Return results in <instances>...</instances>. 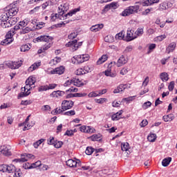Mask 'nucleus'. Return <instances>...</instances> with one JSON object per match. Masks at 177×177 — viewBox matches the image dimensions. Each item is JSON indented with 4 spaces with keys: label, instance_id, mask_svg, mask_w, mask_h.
Returning a JSON list of instances; mask_svg holds the SVG:
<instances>
[{
    "label": "nucleus",
    "instance_id": "obj_47",
    "mask_svg": "<svg viewBox=\"0 0 177 177\" xmlns=\"http://www.w3.org/2000/svg\"><path fill=\"white\" fill-rule=\"evenodd\" d=\"M104 41L105 42H109V44H111L114 41V37L111 35H107L104 37Z\"/></svg>",
    "mask_w": 177,
    "mask_h": 177
},
{
    "label": "nucleus",
    "instance_id": "obj_9",
    "mask_svg": "<svg viewBox=\"0 0 177 177\" xmlns=\"http://www.w3.org/2000/svg\"><path fill=\"white\" fill-rule=\"evenodd\" d=\"M35 41L37 42H46L49 44L53 41V37L48 35H42L36 38Z\"/></svg>",
    "mask_w": 177,
    "mask_h": 177
},
{
    "label": "nucleus",
    "instance_id": "obj_61",
    "mask_svg": "<svg viewBox=\"0 0 177 177\" xmlns=\"http://www.w3.org/2000/svg\"><path fill=\"white\" fill-rule=\"evenodd\" d=\"M15 35V32L10 30L6 35V37L10 38V39H13V36Z\"/></svg>",
    "mask_w": 177,
    "mask_h": 177
},
{
    "label": "nucleus",
    "instance_id": "obj_50",
    "mask_svg": "<svg viewBox=\"0 0 177 177\" xmlns=\"http://www.w3.org/2000/svg\"><path fill=\"white\" fill-rule=\"evenodd\" d=\"M155 23L160 27V28H164L165 27V22H161L160 18L156 19Z\"/></svg>",
    "mask_w": 177,
    "mask_h": 177
},
{
    "label": "nucleus",
    "instance_id": "obj_56",
    "mask_svg": "<svg viewBox=\"0 0 177 177\" xmlns=\"http://www.w3.org/2000/svg\"><path fill=\"white\" fill-rule=\"evenodd\" d=\"M62 146H63V142L62 141H55V142H54V147H55V149H60Z\"/></svg>",
    "mask_w": 177,
    "mask_h": 177
},
{
    "label": "nucleus",
    "instance_id": "obj_19",
    "mask_svg": "<svg viewBox=\"0 0 177 177\" xmlns=\"http://www.w3.org/2000/svg\"><path fill=\"white\" fill-rule=\"evenodd\" d=\"M103 27H104V25H103V24L93 25L90 28V30L92 32H97V31H100V30H102Z\"/></svg>",
    "mask_w": 177,
    "mask_h": 177
},
{
    "label": "nucleus",
    "instance_id": "obj_48",
    "mask_svg": "<svg viewBox=\"0 0 177 177\" xmlns=\"http://www.w3.org/2000/svg\"><path fill=\"white\" fill-rule=\"evenodd\" d=\"M10 26H15V24H16V23H17V21H19V18L18 17H12V18H10L9 20H8Z\"/></svg>",
    "mask_w": 177,
    "mask_h": 177
},
{
    "label": "nucleus",
    "instance_id": "obj_34",
    "mask_svg": "<svg viewBox=\"0 0 177 177\" xmlns=\"http://www.w3.org/2000/svg\"><path fill=\"white\" fill-rule=\"evenodd\" d=\"M64 111H66L65 109H63V106H62V107H57L55 109H54L52 113L54 114V115H57V114H62V113H64Z\"/></svg>",
    "mask_w": 177,
    "mask_h": 177
},
{
    "label": "nucleus",
    "instance_id": "obj_54",
    "mask_svg": "<svg viewBox=\"0 0 177 177\" xmlns=\"http://www.w3.org/2000/svg\"><path fill=\"white\" fill-rule=\"evenodd\" d=\"M95 103H98L99 104H103V103H106L107 102L106 98H100L95 100Z\"/></svg>",
    "mask_w": 177,
    "mask_h": 177
},
{
    "label": "nucleus",
    "instance_id": "obj_13",
    "mask_svg": "<svg viewBox=\"0 0 177 177\" xmlns=\"http://www.w3.org/2000/svg\"><path fill=\"white\" fill-rule=\"evenodd\" d=\"M133 39H136V36L135 35V32L133 30L129 28L127 30V32L126 35V41L127 42H129L131 41H133Z\"/></svg>",
    "mask_w": 177,
    "mask_h": 177
},
{
    "label": "nucleus",
    "instance_id": "obj_4",
    "mask_svg": "<svg viewBox=\"0 0 177 177\" xmlns=\"http://www.w3.org/2000/svg\"><path fill=\"white\" fill-rule=\"evenodd\" d=\"M37 82V80L34 76L29 77L26 81V87L23 89V91H26V89L28 90V93H26V95H30L31 93V89L32 88V85Z\"/></svg>",
    "mask_w": 177,
    "mask_h": 177
},
{
    "label": "nucleus",
    "instance_id": "obj_15",
    "mask_svg": "<svg viewBox=\"0 0 177 177\" xmlns=\"http://www.w3.org/2000/svg\"><path fill=\"white\" fill-rule=\"evenodd\" d=\"M128 88H131V84H120L113 90V93H120V92H124V91L128 89Z\"/></svg>",
    "mask_w": 177,
    "mask_h": 177
},
{
    "label": "nucleus",
    "instance_id": "obj_38",
    "mask_svg": "<svg viewBox=\"0 0 177 177\" xmlns=\"http://www.w3.org/2000/svg\"><path fill=\"white\" fill-rule=\"evenodd\" d=\"M143 28H138L136 32H134V34L136 35V38H138V37H142V35H143Z\"/></svg>",
    "mask_w": 177,
    "mask_h": 177
},
{
    "label": "nucleus",
    "instance_id": "obj_27",
    "mask_svg": "<svg viewBox=\"0 0 177 177\" xmlns=\"http://www.w3.org/2000/svg\"><path fill=\"white\" fill-rule=\"evenodd\" d=\"M156 139H157L156 133H151L147 136V140H149V142H156Z\"/></svg>",
    "mask_w": 177,
    "mask_h": 177
},
{
    "label": "nucleus",
    "instance_id": "obj_17",
    "mask_svg": "<svg viewBox=\"0 0 177 177\" xmlns=\"http://www.w3.org/2000/svg\"><path fill=\"white\" fill-rule=\"evenodd\" d=\"M121 149L122 151H126L127 154H131V147L128 142H123L121 144Z\"/></svg>",
    "mask_w": 177,
    "mask_h": 177
},
{
    "label": "nucleus",
    "instance_id": "obj_53",
    "mask_svg": "<svg viewBox=\"0 0 177 177\" xmlns=\"http://www.w3.org/2000/svg\"><path fill=\"white\" fill-rule=\"evenodd\" d=\"M149 107H151V102H150V101H147L145 102L142 106V108L143 109V110H147Z\"/></svg>",
    "mask_w": 177,
    "mask_h": 177
},
{
    "label": "nucleus",
    "instance_id": "obj_20",
    "mask_svg": "<svg viewBox=\"0 0 177 177\" xmlns=\"http://www.w3.org/2000/svg\"><path fill=\"white\" fill-rule=\"evenodd\" d=\"M128 63V59L124 57V55H122L118 60L117 62V66L121 67L122 66H124V64H127Z\"/></svg>",
    "mask_w": 177,
    "mask_h": 177
},
{
    "label": "nucleus",
    "instance_id": "obj_62",
    "mask_svg": "<svg viewBox=\"0 0 177 177\" xmlns=\"http://www.w3.org/2000/svg\"><path fill=\"white\" fill-rule=\"evenodd\" d=\"M130 9L132 10L133 13H138V11L140 9V6H129Z\"/></svg>",
    "mask_w": 177,
    "mask_h": 177
},
{
    "label": "nucleus",
    "instance_id": "obj_63",
    "mask_svg": "<svg viewBox=\"0 0 177 177\" xmlns=\"http://www.w3.org/2000/svg\"><path fill=\"white\" fill-rule=\"evenodd\" d=\"M109 6H110L111 9H117V8H118V6H120V5H118V2H112V3H109Z\"/></svg>",
    "mask_w": 177,
    "mask_h": 177
},
{
    "label": "nucleus",
    "instance_id": "obj_1",
    "mask_svg": "<svg viewBox=\"0 0 177 177\" xmlns=\"http://www.w3.org/2000/svg\"><path fill=\"white\" fill-rule=\"evenodd\" d=\"M68 10V4H61L58 7V19L59 20H66L67 19V16H73V15H75L77 12H80V8H75L74 10H72L71 12L66 14V12Z\"/></svg>",
    "mask_w": 177,
    "mask_h": 177
},
{
    "label": "nucleus",
    "instance_id": "obj_44",
    "mask_svg": "<svg viewBox=\"0 0 177 177\" xmlns=\"http://www.w3.org/2000/svg\"><path fill=\"white\" fill-rule=\"evenodd\" d=\"M174 117L172 115H167L163 116V120L165 122H170L171 121H172V120H174Z\"/></svg>",
    "mask_w": 177,
    "mask_h": 177
},
{
    "label": "nucleus",
    "instance_id": "obj_52",
    "mask_svg": "<svg viewBox=\"0 0 177 177\" xmlns=\"http://www.w3.org/2000/svg\"><path fill=\"white\" fill-rule=\"evenodd\" d=\"M88 139H91L93 142H96L100 139V136L97 134H94L88 138Z\"/></svg>",
    "mask_w": 177,
    "mask_h": 177
},
{
    "label": "nucleus",
    "instance_id": "obj_43",
    "mask_svg": "<svg viewBox=\"0 0 177 177\" xmlns=\"http://www.w3.org/2000/svg\"><path fill=\"white\" fill-rule=\"evenodd\" d=\"M32 30L31 28L28 26L23 27L22 29L20 30V34H28Z\"/></svg>",
    "mask_w": 177,
    "mask_h": 177
},
{
    "label": "nucleus",
    "instance_id": "obj_18",
    "mask_svg": "<svg viewBox=\"0 0 177 177\" xmlns=\"http://www.w3.org/2000/svg\"><path fill=\"white\" fill-rule=\"evenodd\" d=\"M41 67V61H39L37 62H35L33 64H32L28 69V71L29 73H32L35 70H37V68H39Z\"/></svg>",
    "mask_w": 177,
    "mask_h": 177
},
{
    "label": "nucleus",
    "instance_id": "obj_14",
    "mask_svg": "<svg viewBox=\"0 0 177 177\" xmlns=\"http://www.w3.org/2000/svg\"><path fill=\"white\" fill-rule=\"evenodd\" d=\"M64 71H66V68H64L63 66H61L50 71L48 74H58V75H62V74H64Z\"/></svg>",
    "mask_w": 177,
    "mask_h": 177
},
{
    "label": "nucleus",
    "instance_id": "obj_6",
    "mask_svg": "<svg viewBox=\"0 0 177 177\" xmlns=\"http://www.w3.org/2000/svg\"><path fill=\"white\" fill-rule=\"evenodd\" d=\"M6 12H8V15H9L10 17L16 16L17 12H19V9L15 4H10L6 8Z\"/></svg>",
    "mask_w": 177,
    "mask_h": 177
},
{
    "label": "nucleus",
    "instance_id": "obj_24",
    "mask_svg": "<svg viewBox=\"0 0 177 177\" xmlns=\"http://www.w3.org/2000/svg\"><path fill=\"white\" fill-rule=\"evenodd\" d=\"M122 111H119L118 112L113 113L111 115V120L112 121H118V120H120L121 115H122Z\"/></svg>",
    "mask_w": 177,
    "mask_h": 177
},
{
    "label": "nucleus",
    "instance_id": "obj_40",
    "mask_svg": "<svg viewBox=\"0 0 177 177\" xmlns=\"http://www.w3.org/2000/svg\"><path fill=\"white\" fill-rule=\"evenodd\" d=\"M28 23H30V19H25L23 21H19V27H26V26H28Z\"/></svg>",
    "mask_w": 177,
    "mask_h": 177
},
{
    "label": "nucleus",
    "instance_id": "obj_58",
    "mask_svg": "<svg viewBox=\"0 0 177 177\" xmlns=\"http://www.w3.org/2000/svg\"><path fill=\"white\" fill-rule=\"evenodd\" d=\"M51 5H52V1L50 0H48L46 1L44 3H43L41 7H42V9H46L48 6H50Z\"/></svg>",
    "mask_w": 177,
    "mask_h": 177
},
{
    "label": "nucleus",
    "instance_id": "obj_35",
    "mask_svg": "<svg viewBox=\"0 0 177 177\" xmlns=\"http://www.w3.org/2000/svg\"><path fill=\"white\" fill-rule=\"evenodd\" d=\"M169 5H171V3H167V2H163L162 3H161L160 5L159 9L160 10H167V9H169Z\"/></svg>",
    "mask_w": 177,
    "mask_h": 177
},
{
    "label": "nucleus",
    "instance_id": "obj_41",
    "mask_svg": "<svg viewBox=\"0 0 177 177\" xmlns=\"http://www.w3.org/2000/svg\"><path fill=\"white\" fill-rule=\"evenodd\" d=\"M60 62H62V58L56 57L50 62V64L55 66V64H57V63H60Z\"/></svg>",
    "mask_w": 177,
    "mask_h": 177
},
{
    "label": "nucleus",
    "instance_id": "obj_28",
    "mask_svg": "<svg viewBox=\"0 0 177 177\" xmlns=\"http://www.w3.org/2000/svg\"><path fill=\"white\" fill-rule=\"evenodd\" d=\"M15 39H10L6 37V39L1 41V45L6 46L13 42Z\"/></svg>",
    "mask_w": 177,
    "mask_h": 177
},
{
    "label": "nucleus",
    "instance_id": "obj_31",
    "mask_svg": "<svg viewBox=\"0 0 177 177\" xmlns=\"http://www.w3.org/2000/svg\"><path fill=\"white\" fill-rule=\"evenodd\" d=\"M16 171V167L13 165H6V172L8 174H12Z\"/></svg>",
    "mask_w": 177,
    "mask_h": 177
},
{
    "label": "nucleus",
    "instance_id": "obj_10",
    "mask_svg": "<svg viewBox=\"0 0 177 177\" xmlns=\"http://www.w3.org/2000/svg\"><path fill=\"white\" fill-rule=\"evenodd\" d=\"M34 155L30 153H26L23 155L21 158L14 159L13 162H26V161H28L29 158H34Z\"/></svg>",
    "mask_w": 177,
    "mask_h": 177
},
{
    "label": "nucleus",
    "instance_id": "obj_8",
    "mask_svg": "<svg viewBox=\"0 0 177 177\" xmlns=\"http://www.w3.org/2000/svg\"><path fill=\"white\" fill-rule=\"evenodd\" d=\"M81 45H82V43H78V41H77V39H75V40L68 41L66 44V46L67 48H71L72 50H77V49H78V48H80Z\"/></svg>",
    "mask_w": 177,
    "mask_h": 177
},
{
    "label": "nucleus",
    "instance_id": "obj_46",
    "mask_svg": "<svg viewBox=\"0 0 177 177\" xmlns=\"http://www.w3.org/2000/svg\"><path fill=\"white\" fill-rule=\"evenodd\" d=\"M22 173L20 169H15L12 177H21Z\"/></svg>",
    "mask_w": 177,
    "mask_h": 177
},
{
    "label": "nucleus",
    "instance_id": "obj_33",
    "mask_svg": "<svg viewBox=\"0 0 177 177\" xmlns=\"http://www.w3.org/2000/svg\"><path fill=\"white\" fill-rule=\"evenodd\" d=\"M160 80H162V81L163 82H167V81H168V80H169V77H168V73H167L165 72L160 73Z\"/></svg>",
    "mask_w": 177,
    "mask_h": 177
},
{
    "label": "nucleus",
    "instance_id": "obj_25",
    "mask_svg": "<svg viewBox=\"0 0 177 177\" xmlns=\"http://www.w3.org/2000/svg\"><path fill=\"white\" fill-rule=\"evenodd\" d=\"M130 15H133V12L131 9V7H128L120 14V16L126 17L127 16H130Z\"/></svg>",
    "mask_w": 177,
    "mask_h": 177
},
{
    "label": "nucleus",
    "instance_id": "obj_42",
    "mask_svg": "<svg viewBox=\"0 0 177 177\" xmlns=\"http://www.w3.org/2000/svg\"><path fill=\"white\" fill-rule=\"evenodd\" d=\"M77 133V129H74L73 130V129L67 130L65 132L64 135L66 136H74V133Z\"/></svg>",
    "mask_w": 177,
    "mask_h": 177
},
{
    "label": "nucleus",
    "instance_id": "obj_49",
    "mask_svg": "<svg viewBox=\"0 0 177 177\" xmlns=\"http://www.w3.org/2000/svg\"><path fill=\"white\" fill-rule=\"evenodd\" d=\"M132 50H133V46H129L126 47V48L123 51V53L124 55H128V53H131V52H132Z\"/></svg>",
    "mask_w": 177,
    "mask_h": 177
},
{
    "label": "nucleus",
    "instance_id": "obj_59",
    "mask_svg": "<svg viewBox=\"0 0 177 177\" xmlns=\"http://www.w3.org/2000/svg\"><path fill=\"white\" fill-rule=\"evenodd\" d=\"M99 96V93L97 91L91 92L88 95V97H97Z\"/></svg>",
    "mask_w": 177,
    "mask_h": 177
},
{
    "label": "nucleus",
    "instance_id": "obj_5",
    "mask_svg": "<svg viewBox=\"0 0 177 177\" xmlns=\"http://www.w3.org/2000/svg\"><path fill=\"white\" fill-rule=\"evenodd\" d=\"M30 121V116H28L24 123H21L19 124V127H24L23 131H28V129H31L34 125H35V122Z\"/></svg>",
    "mask_w": 177,
    "mask_h": 177
},
{
    "label": "nucleus",
    "instance_id": "obj_45",
    "mask_svg": "<svg viewBox=\"0 0 177 177\" xmlns=\"http://www.w3.org/2000/svg\"><path fill=\"white\" fill-rule=\"evenodd\" d=\"M124 37H125V32L122 31L116 34L115 38V39L121 40V39H124Z\"/></svg>",
    "mask_w": 177,
    "mask_h": 177
},
{
    "label": "nucleus",
    "instance_id": "obj_2",
    "mask_svg": "<svg viewBox=\"0 0 177 177\" xmlns=\"http://www.w3.org/2000/svg\"><path fill=\"white\" fill-rule=\"evenodd\" d=\"M22 64H23L22 61H18V62L8 61L5 62L4 64H1L0 68L3 69L8 67V68H11L12 70H16L17 68L21 67Z\"/></svg>",
    "mask_w": 177,
    "mask_h": 177
},
{
    "label": "nucleus",
    "instance_id": "obj_30",
    "mask_svg": "<svg viewBox=\"0 0 177 177\" xmlns=\"http://www.w3.org/2000/svg\"><path fill=\"white\" fill-rule=\"evenodd\" d=\"M107 59H109V57L107 56V55H103L97 61V64H98V65L103 64V63H104V62H106L107 60Z\"/></svg>",
    "mask_w": 177,
    "mask_h": 177
},
{
    "label": "nucleus",
    "instance_id": "obj_22",
    "mask_svg": "<svg viewBox=\"0 0 177 177\" xmlns=\"http://www.w3.org/2000/svg\"><path fill=\"white\" fill-rule=\"evenodd\" d=\"M1 154L6 156H12V152L10 151V149L9 147L6 145H3V149L1 151Z\"/></svg>",
    "mask_w": 177,
    "mask_h": 177
},
{
    "label": "nucleus",
    "instance_id": "obj_51",
    "mask_svg": "<svg viewBox=\"0 0 177 177\" xmlns=\"http://www.w3.org/2000/svg\"><path fill=\"white\" fill-rule=\"evenodd\" d=\"M1 27H3V28H8L11 27L10 23L9 21H1Z\"/></svg>",
    "mask_w": 177,
    "mask_h": 177
},
{
    "label": "nucleus",
    "instance_id": "obj_36",
    "mask_svg": "<svg viewBox=\"0 0 177 177\" xmlns=\"http://www.w3.org/2000/svg\"><path fill=\"white\" fill-rule=\"evenodd\" d=\"M9 17H10L9 16V15L5 10L1 16V21H8V20H9Z\"/></svg>",
    "mask_w": 177,
    "mask_h": 177
},
{
    "label": "nucleus",
    "instance_id": "obj_11",
    "mask_svg": "<svg viewBox=\"0 0 177 177\" xmlns=\"http://www.w3.org/2000/svg\"><path fill=\"white\" fill-rule=\"evenodd\" d=\"M80 132H83L84 133H95L96 132V130L95 128L91 127V126H85L83 125L80 127Z\"/></svg>",
    "mask_w": 177,
    "mask_h": 177
},
{
    "label": "nucleus",
    "instance_id": "obj_16",
    "mask_svg": "<svg viewBox=\"0 0 177 177\" xmlns=\"http://www.w3.org/2000/svg\"><path fill=\"white\" fill-rule=\"evenodd\" d=\"M73 85L75 86H84V85H86L88 84V81L86 80H80V79H73Z\"/></svg>",
    "mask_w": 177,
    "mask_h": 177
},
{
    "label": "nucleus",
    "instance_id": "obj_37",
    "mask_svg": "<svg viewBox=\"0 0 177 177\" xmlns=\"http://www.w3.org/2000/svg\"><path fill=\"white\" fill-rule=\"evenodd\" d=\"M25 89V90H24ZM21 93L19 95V97H24L26 96H28V95H27L26 93H28V90L27 88H26V86L24 87H22L21 88Z\"/></svg>",
    "mask_w": 177,
    "mask_h": 177
},
{
    "label": "nucleus",
    "instance_id": "obj_29",
    "mask_svg": "<svg viewBox=\"0 0 177 177\" xmlns=\"http://www.w3.org/2000/svg\"><path fill=\"white\" fill-rule=\"evenodd\" d=\"M171 161H172V158L171 157L165 158L162 161V167H168L169 164H170Z\"/></svg>",
    "mask_w": 177,
    "mask_h": 177
},
{
    "label": "nucleus",
    "instance_id": "obj_64",
    "mask_svg": "<svg viewBox=\"0 0 177 177\" xmlns=\"http://www.w3.org/2000/svg\"><path fill=\"white\" fill-rule=\"evenodd\" d=\"M75 73L76 75H84V74H85V72L84 71V68H80L76 71Z\"/></svg>",
    "mask_w": 177,
    "mask_h": 177
},
{
    "label": "nucleus",
    "instance_id": "obj_12",
    "mask_svg": "<svg viewBox=\"0 0 177 177\" xmlns=\"http://www.w3.org/2000/svg\"><path fill=\"white\" fill-rule=\"evenodd\" d=\"M62 109L64 110H70V109H73V106H74V102L71 100H63L62 102Z\"/></svg>",
    "mask_w": 177,
    "mask_h": 177
},
{
    "label": "nucleus",
    "instance_id": "obj_55",
    "mask_svg": "<svg viewBox=\"0 0 177 177\" xmlns=\"http://www.w3.org/2000/svg\"><path fill=\"white\" fill-rule=\"evenodd\" d=\"M59 19V13H53L50 16V21H56Z\"/></svg>",
    "mask_w": 177,
    "mask_h": 177
},
{
    "label": "nucleus",
    "instance_id": "obj_23",
    "mask_svg": "<svg viewBox=\"0 0 177 177\" xmlns=\"http://www.w3.org/2000/svg\"><path fill=\"white\" fill-rule=\"evenodd\" d=\"M176 48V43L171 42L169 44V46L166 48L167 53H171L175 50Z\"/></svg>",
    "mask_w": 177,
    "mask_h": 177
},
{
    "label": "nucleus",
    "instance_id": "obj_21",
    "mask_svg": "<svg viewBox=\"0 0 177 177\" xmlns=\"http://www.w3.org/2000/svg\"><path fill=\"white\" fill-rule=\"evenodd\" d=\"M106 77H110L111 78H115L117 77V72L115 71H112L110 68H108L104 71Z\"/></svg>",
    "mask_w": 177,
    "mask_h": 177
},
{
    "label": "nucleus",
    "instance_id": "obj_39",
    "mask_svg": "<svg viewBox=\"0 0 177 177\" xmlns=\"http://www.w3.org/2000/svg\"><path fill=\"white\" fill-rule=\"evenodd\" d=\"M44 142H45V139L41 138L33 144V147L35 149H38V147H39V146H41Z\"/></svg>",
    "mask_w": 177,
    "mask_h": 177
},
{
    "label": "nucleus",
    "instance_id": "obj_7",
    "mask_svg": "<svg viewBox=\"0 0 177 177\" xmlns=\"http://www.w3.org/2000/svg\"><path fill=\"white\" fill-rule=\"evenodd\" d=\"M66 165L70 168H77L81 165V160L78 159H69L66 161Z\"/></svg>",
    "mask_w": 177,
    "mask_h": 177
},
{
    "label": "nucleus",
    "instance_id": "obj_60",
    "mask_svg": "<svg viewBox=\"0 0 177 177\" xmlns=\"http://www.w3.org/2000/svg\"><path fill=\"white\" fill-rule=\"evenodd\" d=\"M110 9H111L110 7V4L106 5L102 11V15H104L105 13H107V12H109Z\"/></svg>",
    "mask_w": 177,
    "mask_h": 177
},
{
    "label": "nucleus",
    "instance_id": "obj_26",
    "mask_svg": "<svg viewBox=\"0 0 177 177\" xmlns=\"http://www.w3.org/2000/svg\"><path fill=\"white\" fill-rule=\"evenodd\" d=\"M64 91H53L50 95V97H60L62 96H63L64 95Z\"/></svg>",
    "mask_w": 177,
    "mask_h": 177
},
{
    "label": "nucleus",
    "instance_id": "obj_3",
    "mask_svg": "<svg viewBox=\"0 0 177 177\" xmlns=\"http://www.w3.org/2000/svg\"><path fill=\"white\" fill-rule=\"evenodd\" d=\"M91 59V57L88 54H83L79 55H75L71 59V62L73 64H82L84 62H88Z\"/></svg>",
    "mask_w": 177,
    "mask_h": 177
},
{
    "label": "nucleus",
    "instance_id": "obj_32",
    "mask_svg": "<svg viewBox=\"0 0 177 177\" xmlns=\"http://www.w3.org/2000/svg\"><path fill=\"white\" fill-rule=\"evenodd\" d=\"M31 49V44H24L21 46V52H28Z\"/></svg>",
    "mask_w": 177,
    "mask_h": 177
},
{
    "label": "nucleus",
    "instance_id": "obj_57",
    "mask_svg": "<svg viewBox=\"0 0 177 177\" xmlns=\"http://www.w3.org/2000/svg\"><path fill=\"white\" fill-rule=\"evenodd\" d=\"M87 156H91L93 153V148L92 147H88L85 151Z\"/></svg>",
    "mask_w": 177,
    "mask_h": 177
}]
</instances>
